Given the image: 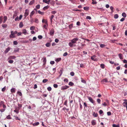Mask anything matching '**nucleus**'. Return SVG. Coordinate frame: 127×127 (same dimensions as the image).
<instances>
[{"mask_svg": "<svg viewBox=\"0 0 127 127\" xmlns=\"http://www.w3.org/2000/svg\"><path fill=\"white\" fill-rule=\"evenodd\" d=\"M17 33V31H15L14 32L13 31H11L10 32V34L9 36V37L10 38H14L16 37L15 34Z\"/></svg>", "mask_w": 127, "mask_h": 127, "instance_id": "obj_1", "label": "nucleus"}, {"mask_svg": "<svg viewBox=\"0 0 127 127\" xmlns=\"http://www.w3.org/2000/svg\"><path fill=\"white\" fill-rule=\"evenodd\" d=\"M29 10L28 9H26L25 10V12L24 13V16L25 18H26L29 14Z\"/></svg>", "mask_w": 127, "mask_h": 127, "instance_id": "obj_2", "label": "nucleus"}, {"mask_svg": "<svg viewBox=\"0 0 127 127\" xmlns=\"http://www.w3.org/2000/svg\"><path fill=\"white\" fill-rule=\"evenodd\" d=\"M96 57V56L94 55L93 56L91 57V59L92 60L95 61H97L98 60V59L97 58H95Z\"/></svg>", "mask_w": 127, "mask_h": 127, "instance_id": "obj_3", "label": "nucleus"}, {"mask_svg": "<svg viewBox=\"0 0 127 127\" xmlns=\"http://www.w3.org/2000/svg\"><path fill=\"white\" fill-rule=\"evenodd\" d=\"M79 39V38H76L73 39L71 40V42L72 43H76V41Z\"/></svg>", "mask_w": 127, "mask_h": 127, "instance_id": "obj_4", "label": "nucleus"}, {"mask_svg": "<svg viewBox=\"0 0 127 127\" xmlns=\"http://www.w3.org/2000/svg\"><path fill=\"white\" fill-rule=\"evenodd\" d=\"M87 98L89 100V101L92 103L94 104L95 102V101L92 99V98L90 96H88Z\"/></svg>", "mask_w": 127, "mask_h": 127, "instance_id": "obj_5", "label": "nucleus"}, {"mask_svg": "<svg viewBox=\"0 0 127 127\" xmlns=\"http://www.w3.org/2000/svg\"><path fill=\"white\" fill-rule=\"evenodd\" d=\"M75 43H72V42H70L68 43L69 46L71 47H75L76 46V45L75 44Z\"/></svg>", "mask_w": 127, "mask_h": 127, "instance_id": "obj_6", "label": "nucleus"}, {"mask_svg": "<svg viewBox=\"0 0 127 127\" xmlns=\"http://www.w3.org/2000/svg\"><path fill=\"white\" fill-rule=\"evenodd\" d=\"M69 87L68 86L65 85L61 87V89L62 90H64L67 89Z\"/></svg>", "mask_w": 127, "mask_h": 127, "instance_id": "obj_7", "label": "nucleus"}, {"mask_svg": "<svg viewBox=\"0 0 127 127\" xmlns=\"http://www.w3.org/2000/svg\"><path fill=\"white\" fill-rule=\"evenodd\" d=\"M123 100L124 101L123 103V106L124 107H126L127 106V100L124 99Z\"/></svg>", "mask_w": 127, "mask_h": 127, "instance_id": "obj_8", "label": "nucleus"}, {"mask_svg": "<svg viewBox=\"0 0 127 127\" xmlns=\"http://www.w3.org/2000/svg\"><path fill=\"white\" fill-rule=\"evenodd\" d=\"M54 33V31L53 29H52L50 30L49 34L51 35L52 36Z\"/></svg>", "mask_w": 127, "mask_h": 127, "instance_id": "obj_9", "label": "nucleus"}, {"mask_svg": "<svg viewBox=\"0 0 127 127\" xmlns=\"http://www.w3.org/2000/svg\"><path fill=\"white\" fill-rule=\"evenodd\" d=\"M92 125L93 126L95 125L96 124V122L95 120H93L91 121Z\"/></svg>", "mask_w": 127, "mask_h": 127, "instance_id": "obj_10", "label": "nucleus"}, {"mask_svg": "<svg viewBox=\"0 0 127 127\" xmlns=\"http://www.w3.org/2000/svg\"><path fill=\"white\" fill-rule=\"evenodd\" d=\"M10 49V48L9 47H8L4 51V52L5 54L7 53L9 51Z\"/></svg>", "mask_w": 127, "mask_h": 127, "instance_id": "obj_11", "label": "nucleus"}, {"mask_svg": "<svg viewBox=\"0 0 127 127\" xmlns=\"http://www.w3.org/2000/svg\"><path fill=\"white\" fill-rule=\"evenodd\" d=\"M118 56L119 57L120 59L121 60H122L123 59V56L122 54L121 53L119 54H118Z\"/></svg>", "mask_w": 127, "mask_h": 127, "instance_id": "obj_12", "label": "nucleus"}, {"mask_svg": "<svg viewBox=\"0 0 127 127\" xmlns=\"http://www.w3.org/2000/svg\"><path fill=\"white\" fill-rule=\"evenodd\" d=\"M16 58V57L14 56H10L8 58V60L11 59H14Z\"/></svg>", "mask_w": 127, "mask_h": 127, "instance_id": "obj_13", "label": "nucleus"}, {"mask_svg": "<svg viewBox=\"0 0 127 127\" xmlns=\"http://www.w3.org/2000/svg\"><path fill=\"white\" fill-rule=\"evenodd\" d=\"M92 115L94 117H97L98 114L97 113H96L95 112H93Z\"/></svg>", "mask_w": 127, "mask_h": 127, "instance_id": "obj_14", "label": "nucleus"}, {"mask_svg": "<svg viewBox=\"0 0 127 127\" xmlns=\"http://www.w3.org/2000/svg\"><path fill=\"white\" fill-rule=\"evenodd\" d=\"M35 12L33 10L32 11L31 13H30V18H32V16H33V15L34 14Z\"/></svg>", "mask_w": 127, "mask_h": 127, "instance_id": "obj_15", "label": "nucleus"}, {"mask_svg": "<svg viewBox=\"0 0 127 127\" xmlns=\"http://www.w3.org/2000/svg\"><path fill=\"white\" fill-rule=\"evenodd\" d=\"M22 32H23L22 33L24 34L25 35H26L27 34V31H26V30L25 29H23L22 30Z\"/></svg>", "mask_w": 127, "mask_h": 127, "instance_id": "obj_16", "label": "nucleus"}, {"mask_svg": "<svg viewBox=\"0 0 127 127\" xmlns=\"http://www.w3.org/2000/svg\"><path fill=\"white\" fill-rule=\"evenodd\" d=\"M24 26V25L23 24L22 22H21L19 24V27L20 28H22Z\"/></svg>", "mask_w": 127, "mask_h": 127, "instance_id": "obj_17", "label": "nucleus"}, {"mask_svg": "<svg viewBox=\"0 0 127 127\" xmlns=\"http://www.w3.org/2000/svg\"><path fill=\"white\" fill-rule=\"evenodd\" d=\"M39 123L38 122H37L35 123L32 124L34 126H37L39 124Z\"/></svg>", "mask_w": 127, "mask_h": 127, "instance_id": "obj_18", "label": "nucleus"}, {"mask_svg": "<svg viewBox=\"0 0 127 127\" xmlns=\"http://www.w3.org/2000/svg\"><path fill=\"white\" fill-rule=\"evenodd\" d=\"M11 92L12 93H14L15 92V88H13L11 89L10 90Z\"/></svg>", "mask_w": 127, "mask_h": 127, "instance_id": "obj_19", "label": "nucleus"}, {"mask_svg": "<svg viewBox=\"0 0 127 127\" xmlns=\"http://www.w3.org/2000/svg\"><path fill=\"white\" fill-rule=\"evenodd\" d=\"M61 58H57L55 60V61L57 62H58L61 61Z\"/></svg>", "mask_w": 127, "mask_h": 127, "instance_id": "obj_20", "label": "nucleus"}, {"mask_svg": "<svg viewBox=\"0 0 127 127\" xmlns=\"http://www.w3.org/2000/svg\"><path fill=\"white\" fill-rule=\"evenodd\" d=\"M43 62H44V63L43 64V65H45V64H46V58H43Z\"/></svg>", "mask_w": 127, "mask_h": 127, "instance_id": "obj_21", "label": "nucleus"}, {"mask_svg": "<svg viewBox=\"0 0 127 127\" xmlns=\"http://www.w3.org/2000/svg\"><path fill=\"white\" fill-rule=\"evenodd\" d=\"M19 48H17L16 49H15L14 50V52L15 53H17L19 52Z\"/></svg>", "mask_w": 127, "mask_h": 127, "instance_id": "obj_22", "label": "nucleus"}, {"mask_svg": "<svg viewBox=\"0 0 127 127\" xmlns=\"http://www.w3.org/2000/svg\"><path fill=\"white\" fill-rule=\"evenodd\" d=\"M86 11H88L89 9V7H84L83 8Z\"/></svg>", "mask_w": 127, "mask_h": 127, "instance_id": "obj_23", "label": "nucleus"}, {"mask_svg": "<svg viewBox=\"0 0 127 127\" xmlns=\"http://www.w3.org/2000/svg\"><path fill=\"white\" fill-rule=\"evenodd\" d=\"M38 12L39 14L42 15H43L44 14V12H41L39 10L38 11Z\"/></svg>", "mask_w": 127, "mask_h": 127, "instance_id": "obj_24", "label": "nucleus"}, {"mask_svg": "<svg viewBox=\"0 0 127 127\" xmlns=\"http://www.w3.org/2000/svg\"><path fill=\"white\" fill-rule=\"evenodd\" d=\"M100 67L102 69H104L105 68V65L104 64H102L100 65Z\"/></svg>", "mask_w": 127, "mask_h": 127, "instance_id": "obj_25", "label": "nucleus"}, {"mask_svg": "<svg viewBox=\"0 0 127 127\" xmlns=\"http://www.w3.org/2000/svg\"><path fill=\"white\" fill-rule=\"evenodd\" d=\"M74 84V83L71 81L69 82L68 83L69 85L71 86H72Z\"/></svg>", "mask_w": 127, "mask_h": 127, "instance_id": "obj_26", "label": "nucleus"}, {"mask_svg": "<svg viewBox=\"0 0 127 127\" xmlns=\"http://www.w3.org/2000/svg\"><path fill=\"white\" fill-rule=\"evenodd\" d=\"M49 6H45L43 8V10H46L48 9L49 8Z\"/></svg>", "mask_w": 127, "mask_h": 127, "instance_id": "obj_27", "label": "nucleus"}, {"mask_svg": "<svg viewBox=\"0 0 127 127\" xmlns=\"http://www.w3.org/2000/svg\"><path fill=\"white\" fill-rule=\"evenodd\" d=\"M51 44L49 43H47L45 45L47 47H49L50 46H51Z\"/></svg>", "mask_w": 127, "mask_h": 127, "instance_id": "obj_28", "label": "nucleus"}, {"mask_svg": "<svg viewBox=\"0 0 127 127\" xmlns=\"http://www.w3.org/2000/svg\"><path fill=\"white\" fill-rule=\"evenodd\" d=\"M8 62L10 64H12L13 63L14 61L11 59L8 60Z\"/></svg>", "mask_w": 127, "mask_h": 127, "instance_id": "obj_29", "label": "nucleus"}, {"mask_svg": "<svg viewBox=\"0 0 127 127\" xmlns=\"http://www.w3.org/2000/svg\"><path fill=\"white\" fill-rule=\"evenodd\" d=\"M6 118L8 119H12V118L11 116V115H8L6 117Z\"/></svg>", "mask_w": 127, "mask_h": 127, "instance_id": "obj_30", "label": "nucleus"}, {"mask_svg": "<svg viewBox=\"0 0 127 127\" xmlns=\"http://www.w3.org/2000/svg\"><path fill=\"white\" fill-rule=\"evenodd\" d=\"M113 127H120L119 125H116L115 124H113L112 125Z\"/></svg>", "mask_w": 127, "mask_h": 127, "instance_id": "obj_31", "label": "nucleus"}, {"mask_svg": "<svg viewBox=\"0 0 127 127\" xmlns=\"http://www.w3.org/2000/svg\"><path fill=\"white\" fill-rule=\"evenodd\" d=\"M119 16L118 14H115L114 16V17L115 19H117L118 18Z\"/></svg>", "mask_w": 127, "mask_h": 127, "instance_id": "obj_32", "label": "nucleus"}, {"mask_svg": "<svg viewBox=\"0 0 127 127\" xmlns=\"http://www.w3.org/2000/svg\"><path fill=\"white\" fill-rule=\"evenodd\" d=\"M73 26V24H70L69 25L68 27L69 28L70 30H71V29L72 28V27Z\"/></svg>", "mask_w": 127, "mask_h": 127, "instance_id": "obj_33", "label": "nucleus"}, {"mask_svg": "<svg viewBox=\"0 0 127 127\" xmlns=\"http://www.w3.org/2000/svg\"><path fill=\"white\" fill-rule=\"evenodd\" d=\"M34 1H31L29 3V4L31 5H32L34 3Z\"/></svg>", "mask_w": 127, "mask_h": 127, "instance_id": "obj_34", "label": "nucleus"}, {"mask_svg": "<svg viewBox=\"0 0 127 127\" xmlns=\"http://www.w3.org/2000/svg\"><path fill=\"white\" fill-rule=\"evenodd\" d=\"M2 26L3 28H7V25L6 24H2Z\"/></svg>", "mask_w": 127, "mask_h": 127, "instance_id": "obj_35", "label": "nucleus"}, {"mask_svg": "<svg viewBox=\"0 0 127 127\" xmlns=\"http://www.w3.org/2000/svg\"><path fill=\"white\" fill-rule=\"evenodd\" d=\"M105 46V45L104 44H100V47L101 48H103Z\"/></svg>", "mask_w": 127, "mask_h": 127, "instance_id": "obj_36", "label": "nucleus"}, {"mask_svg": "<svg viewBox=\"0 0 127 127\" xmlns=\"http://www.w3.org/2000/svg\"><path fill=\"white\" fill-rule=\"evenodd\" d=\"M110 8L111 11V13H113V12H114V11L113 10V9H114V8H113V7H112V6H111L110 7Z\"/></svg>", "mask_w": 127, "mask_h": 127, "instance_id": "obj_37", "label": "nucleus"}, {"mask_svg": "<svg viewBox=\"0 0 127 127\" xmlns=\"http://www.w3.org/2000/svg\"><path fill=\"white\" fill-rule=\"evenodd\" d=\"M122 15L124 17H126V15L125 12H123L122 14Z\"/></svg>", "mask_w": 127, "mask_h": 127, "instance_id": "obj_38", "label": "nucleus"}, {"mask_svg": "<svg viewBox=\"0 0 127 127\" xmlns=\"http://www.w3.org/2000/svg\"><path fill=\"white\" fill-rule=\"evenodd\" d=\"M48 81L47 79H44L42 81V82L45 83H46Z\"/></svg>", "mask_w": 127, "mask_h": 127, "instance_id": "obj_39", "label": "nucleus"}, {"mask_svg": "<svg viewBox=\"0 0 127 127\" xmlns=\"http://www.w3.org/2000/svg\"><path fill=\"white\" fill-rule=\"evenodd\" d=\"M19 110V109H16L14 110V112H15L17 114H18L19 112L18 111Z\"/></svg>", "mask_w": 127, "mask_h": 127, "instance_id": "obj_40", "label": "nucleus"}, {"mask_svg": "<svg viewBox=\"0 0 127 127\" xmlns=\"http://www.w3.org/2000/svg\"><path fill=\"white\" fill-rule=\"evenodd\" d=\"M42 22L43 23L45 22V23L47 24V26H48L47 22V20H46L45 21V22L44 20V19H43L42 20Z\"/></svg>", "mask_w": 127, "mask_h": 127, "instance_id": "obj_41", "label": "nucleus"}, {"mask_svg": "<svg viewBox=\"0 0 127 127\" xmlns=\"http://www.w3.org/2000/svg\"><path fill=\"white\" fill-rule=\"evenodd\" d=\"M70 75L72 76H73L74 75V72H73V71H72L71 72H70Z\"/></svg>", "mask_w": 127, "mask_h": 127, "instance_id": "obj_42", "label": "nucleus"}, {"mask_svg": "<svg viewBox=\"0 0 127 127\" xmlns=\"http://www.w3.org/2000/svg\"><path fill=\"white\" fill-rule=\"evenodd\" d=\"M47 89L48 91H50L51 90L52 88L51 87L49 86L47 87Z\"/></svg>", "mask_w": 127, "mask_h": 127, "instance_id": "obj_43", "label": "nucleus"}, {"mask_svg": "<svg viewBox=\"0 0 127 127\" xmlns=\"http://www.w3.org/2000/svg\"><path fill=\"white\" fill-rule=\"evenodd\" d=\"M6 86H5L2 89L1 91L2 92H4L6 90Z\"/></svg>", "mask_w": 127, "mask_h": 127, "instance_id": "obj_44", "label": "nucleus"}, {"mask_svg": "<svg viewBox=\"0 0 127 127\" xmlns=\"http://www.w3.org/2000/svg\"><path fill=\"white\" fill-rule=\"evenodd\" d=\"M40 5L39 4H38L36 6V8L37 9H39L40 8Z\"/></svg>", "mask_w": 127, "mask_h": 127, "instance_id": "obj_45", "label": "nucleus"}, {"mask_svg": "<svg viewBox=\"0 0 127 127\" xmlns=\"http://www.w3.org/2000/svg\"><path fill=\"white\" fill-rule=\"evenodd\" d=\"M50 4L52 5H54L55 4L54 1L53 0H51L50 2Z\"/></svg>", "mask_w": 127, "mask_h": 127, "instance_id": "obj_46", "label": "nucleus"}, {"mask_svg": "<svg viewBox=\"0 0 127 127\" xmlns=\"http://www.w3.org/2000/svg\"><path fill=\"white\" fill-rule=\"evenodd\" d=\"M13 44L15 45H17L18 43V42L16 41H13Z\"/></svg>", "mask_w": 127, "mask_h": 127, "instance_id": "obj_47", "label": "nucleus"}, {"mask_svg": "<svg viewBox=\"0 0 127 127\" xmlns=\"http://www.w3.org/2000/svg\"><path fill=\"white\" fill-rule=\"evenodd\" d=\"M17 36H19L21 35L22 33L20 32L18 33L17 32Z\"/></svg>", "mask_w": 127, "mask_h": 127, "instance_id": "obj_48", "label": "nucleus"}, {"mask_svg": "<svg viewBox=\"0 0 127 127\" xmlns=\"http://www.w3.org/2000/svg\"><path fill=\"white\" fill-rule=\"evenodd\" d=\"M4 103V102L3 101H2L0 102V107H1L2 105Z\"/></svg>", "mask_w": 127, "mask_h": 127, "instance_id": "obj_49", "label": "nucleus"}, {"mask_svg": "<svg viewBox=\"0 0 127 127\" xmlns=\"http://www.w3.org/2000/svg\"><path fill=\"white\" fill-rule=\"evenodd\" d=\"M35 29V27L34 26H31L30 28V30H34Z\"/></svg>", "mask_w": 127, "mask_h": 127, "instance_id": "obj_50", "label": "nucleus"}, {"mask_svg": "<svg viewBox=\"0 0 127 127\" xmlns=\"http://www.w3.org/2000/svg\"><path fill=\"white\" fill-rule=\"evenodd\" d=\"M17 94H18L20 96H22V94L21 92L20 91H18L17 93Z\"/></svg>", "mask_w": 127, "mask_h": 127, "instance_id": "obj_51", "label": "nucleus"}, {"mask_svg": "<svg viewBox=\"0 0 127 127\" xmlns=\"http://www.w3.org/2000/svg\"><path fill=\"white\" fill-rule=\"evenodd\" d=\"M15 12V13L14 14V15H13V19L15 17H16L17 15V13H16Z\"/></svg>", "mask_w": 127, "mask_h": 127, "instance_id": "obj_52", "label": "nucleus"}, {"mask_svg": "<svg viewBox=\"0 0 127 127\" xmlns=\"http://www.w3.org/2000/svg\"><path fill=\"white\" fill-rule=\"evenodd\" d=\"M63 69H61L60 70L59 73L60 74H62L63 73Z\"/></svg>", "mask_w": 127, "mask_h": 127, "instance_id": "obj_53", "label": "nucleus"}, {"mask_svg": "<svg viewBox=\"0 0 127 127\" xmlns=\"http://www.w3.org/2000/svg\"><path fill=\"white\" fill-rule=\"evenodd\" d=\"M97 101L98 102V104H100L101 100L99 98H98L97 99Z\"/></svg>", "mask_w": 127, "mask_h": 127, "instance_id": "obj_54", "label": "nucleus"}, {"mask_svg": "<svg viewBox=\"0 0 127 127\" xmlns=\"http://www.w3.org/2000/svg\"><path fill=\"white\" fill-rule=\"evenodd\" d=\"M62 109L64 111L65 110H66L67 111H68L69 110V109L68 108H66L65 107H64Z\"/></svg>", "mask_w": 127, "mask_h": 127, "instance_id": "obj_55", "label": "nucleus"}, {"mask_svg": "<svg viewBox=\"0 0 127 127\" xmlns=\"http://www.w3.org/2000/svg\"><path fill=\"white\" fill-rule=\"evenodd\" d=\"M42 36L41 35H39L38 36V38L40 39H41L42 38Z\"/></svg>", "mask_w": 127, "mask_h": 127, "instance_id": "obj_56", "label": "nucleus"}, {"mask_svg": "<svg viewBox=\"0 0 127 127\" xmlns=\"http://www.w3.org/2000/svg\"><path fill=\"white\" fill-rule=\"evenodd\" d=\"M79 105L80 106V110H81L82 109V106L81 103H79Z\"/></svg>", "mask_w": 127, "mask_h": 127, "instance_id": "obj_57", "label": "nucleus"}, {"mask_svg": "<svg viewBox=\"0 0 127 127\" xmlns=\"http://www.w3.org/2000/svg\"><path fill=\"white\" fill-rule=\"evenodd\" d=\"M34 22L37 23H38L39 22L37 18L35 19Z\"/></svg>", "mask_w": 127, "mask_h": 127, "instance_id": "obj_58", "label": "nucleus"}, {"mask_svg": "<svg viewBox=\"0 0 127 127\" xmlns=\"http://www.w3.org/2000/svg\"><path fill=\"white\" fill-rule=\"evenodd\" d=\"M70 1L73 3L74 4L75 2V1L74 0H70Z\"/></svg>", "mask_w": 127, "mask_h": 127, "instance_id": "obj_59", "label": "nucleus"}, {"mask_svg": "<svg viewBox=\"0 0 127 127\" xmlns=\"http://www.w3.org/2000/svg\"><path fill=\"white\" fill-rule=\"evenodd\" d=\"M103 113V112L102 110H100L99 111V113L101 115Z\"/></svg>", "mask_w": 127, "mask_h": 127, "instance_id": "obj_60", "label": "nucleus"}, {"mask_svg": "<svg viewBox=\"0 0 127 127\" xmlns=\"http://www.w3.org/2000/svg\"><path fill=\"white\" fill-rule=\"evenodd\" d=\"M19 19V17L18 16H17L15 18V20L16 21H18Z\"/></svg>", "mask_w": 127, "mask_h": 127, "instance_id": "obj_61", "label": "nucleus"}, {"mask_svg": "<svg viewBox=\"0 0 127 127\" xmlns=\"http://www.w3.org/2000/svg\"><path fill=\"white\" fill-rule=\"evenodd\" d=\"M53 86H54V87L55 88H57V87H58V85L57 84H54L53 85Z\"/></svg>", "mask_w": 127, "mask_h": 127, "instance_id": "obj_62", "label": "nucleus"}, {"mask_svg": "<svg viewBox=\"0 0 127 127\" xmlns=\"http://www.w3.org/2000/svg\"><path fill=\"white\" fill-rule=\"evenodd\" d=\"M5 109H0V111L1 112H4L5 110Z\"/></svg>", "mask_w": 127, "mask_h": 127, "instance_id": "obj_63", "label": "nucleus"}, {"mask_svg": "<svg viewBox=\"0 0 127 127\" xmlns=\"http://www.w3.org/2000/svg\"><path fill=\"white\" fill-rule=\"evenodd\" d=\"M103 81L104 82H108L107 79L106 78H105L103 80Z\"/></svg>", "mask_w": 127, "mask_h": 127, "instance_id": "obj_64", "label": "nucleus"}]
</instances>
